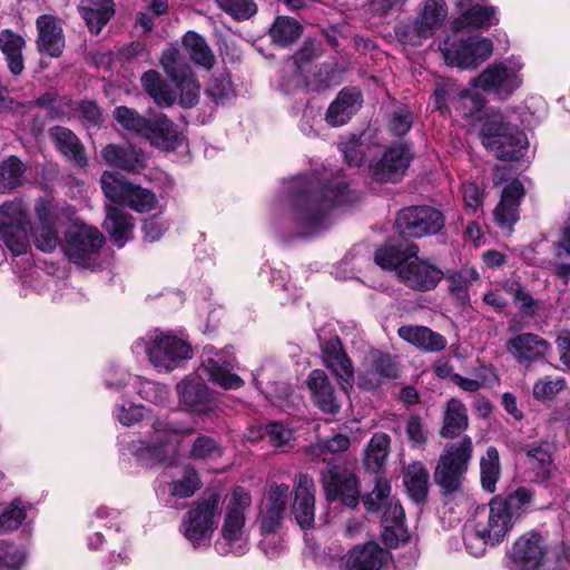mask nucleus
Listing matches in <instances>:
<instances>
[{
    "label": "nucleus",
    "mask_w": 570,
    "mask_h": 570,
    "mask_svg": "<svg viewBox=\"0 0 570 570\" xmlns=\"http://www.w3.org/2000/svg\"><path fill=\"white\" fill-rule=\"evenodd\" d=\"M66 209L52 200L39 199L33 208L35 222L30 223L21 200L6 202L0 206V240L13 256L23 255L30 249L29 226L35 246L51 253L60 245L58 225Z\"/></svg>",
    "instance_id": "nucleus-1"
},
{
    "label": "nucleus",
    "mask_w": 570,
    "mask_h": 570,
    "mask_svg": "<svg viewBox=\"0 0 570 570\" xmlns=\"http://www.w3.org/2000/svg\"><path fill=\"white\" fill-rule=\"evenodd\" d=\"M416 253L414 244L405 249L387 245L376 250L374 261L383 269H396L400 281L407 287L428 292L435 288L444 275L436 266L420 259Z\"/></svg>",
    "instance_id": "nucleus-2"
},
{
    "label": "nucleus",
    "mask_w": 570,
    "mask_h": 570,
    "mask_svg": "<svg viewBox=\"0 0 570 570\" xmlns=\"http://www.w3.org/2000/svg\"><path fill=\"white\" fill-rule=\"evenodd\" d=\"M296 185L298 189L295 217L298 224L307 228L309 233L321 229L330 210L347 200L345 185L321 187L315 179L308 178H298Z\"/></svg>",
    "instance_id": "nucleus-3"
},
{
    "label": "nucleus",
    "mask_w": 570,
    "mask_h": 570,
    "mask_svg": "<svg viewBox=\"0 0 570 570\" xmlns=\"http://www.w3.org/2000/svg\"><path fill=\"white\" fill-rule=\"evenodd\" d=\"M252 498L244 488L236 487L226 495L223 508L220 537L215 542L216 551L224 556H243L248 550L246 517L250 511Z\"/></svg>",
    "instance_id": "nucleus-4"
},
{
    "label": "nucleus",
    "mask_w": 570,
    "mask_h": 570,
    "mask_svg": "<svg viewBox=\"0 0 570 570\" xmlns=\"http://www.w3.org/2000/svg\"><path fill=\"white\" fill-rule=\"evenodd\" d=\"M513 520L501 502V495L493 498L488 507L475 511L465 534V547L472 556H481L485 546H495L504 540L513 527Z\"/></svg>",
    "instance_id": "nucleus-5"
},
{
    "label": "nucleus",
    "mask_w": 570,
    "mask_h": 570,
    "mask_svg": "<svg viewBox=\"0 0 570 570\" xmlns=\"http://www.w3.org/2000/svg\"><path fill=\"white\" fill-rule=\"evenodd\" d=\"M136 354L146 353L150 364L159 372H170L193 355L190 345L171 332L158 328L132 344Z\"/></svg>",
    "instance_id": "nucleus-6"
},
{
    "label": "nucleus",
    "mask_w": 570,
    "mask_h": 570,
    "mask_svg": "<svg viewBox=\"0 0 570 570\" xmlns=\"http://www.w3.org/2000/svg\"><path fill=\"white\" fill-rule=\"evenodd\" d=\"M480 136L482 145L499 159H518L528 148L525 135L505 121L504 116L497 110L485 114Z\"/></svg>",
    "instance_id": "nucleus-7"
},
{
    "label": "nucleus",
    "mask_w": 570,
    "mask_h": 570,
    "mask_svg": "<svg viewBox=\"0 0 570 570\" xmlns=\"http://www.w3.org/2000/svg\"><path fill=\"white\" fill-rule=\"evenodd\" d=\"M114 118L124 129L142 136L153 146L165 150H171L178 146L179 132L164 114H157L147 119L135 109L119 106L114 110Z\"/></svg>",
    "instance_id": "nucleus-8"
},
{
    "label": "nucleus",
    "mask_w": 570,
    "mask_h": 570,
    "mask_svg": "<svg viewBox=\"0 0 570 570\" xmlns=\"http://www.w3.org/2000/svg\"><path fill=\"white\" fill-rule=\"evenodd\" d=\"M445 62L460 69H475L493 52L490 39L480 36L464 38L459 32H452L439 46Z\"/></svg>",
    "instance_id": "nucleus-9"
},
{
    "label": "nucleus",
    "mask_w": 570,
    "mask_h": 570,
    "mask_svg": "<svg viewBox=\"0 0 570 570\" xmlns=\"http://www.w3.org/2000/svg\"><path fill=\"white\" fill-rule=\"evenodd\" d=\"M104 195L115 204L124 205L137 213H147L156 208V195L140 185L125 179L115 171H105L100 177Z\"/></svg>",
    "instance_id": "nucleus-10"
},
{
    "label": "nucleus",
    "mask_w": 570,
    "mask_h": 570,
    "mask_svg": "<svg viewBox=\"0 0 570 570\" xmlns=\"http://www.w3.org/2000/svg\"><path fill=\"white\" fill-rule=\"evenodd\" d=\"M472 458V441L465 436L460 442L448 444L440 455L434 471L435 482L448 492L458 490Z\"/></svg>",
    "instance_id": "nucleus-11"
},
{
    "label": "nucleus",
    "mask_w": 570,
    "mask_h": 570,
    "mask_svg": "<svg viewBox=\"0 0 570 570\" xmlns=\"http://www.w3.org/2000/svg\"><path fill=\"white\" fill-rule=\"evenodd\" d=\"M195 429L181 422L165 419H156L153 423V432L145 448L136 451L138 459L149 455L158 462H163L168 453L176 451V445L185 438L193 434Z\"/></svg>",
    "instance_id": "nucleus-12"
},
{
    "label": "nucleus",
    "mask_w": 570,
    "mask_h": 570,
    "mask_svg": "<svg viewBox=\"0 0 570 570\" xmlns=\"http://www.w3.org/2000/svg\"><path fill=\"white\" fill-rule=\"evenodd\" d=\"M104 243V235L98 228L75 223L66 233L65 252L76 265L92 268L97 264Z\"/></svg>",
    "instance_id": "nucleus-13"
},
{
    "label": "nucleus",
    "mask_w": 570,
    "mask_h": 570,
    "mask_svg": "<svg viewBox=\"0 0 570 570\" xmlns=\"http://www.w3.org/2000/svg\"><path fill=\"white\" fill-rule=\"evenodd\" d=\"M160 65L179 90V104L183 107H193L199 98L200 86L191 67L185 61L180 50L174 46L164 50Z\"/></svg>",
    "instance_id": "nucleus-14"
},
{
    "label": "nucleus",
    "mask_w": 570,
    "mask_h": 570,
    "mask_svg": "<svg viewBox=\"0 0 570 570\" xmlns=\"http://www.w3.org/2000/svg\"><path fill=\"white\" fill-rule=\"evenodd\" d=\"M220 502L219 494L210 493L190 510L183 521L185 538L194 548L207 547L215 529V515Z\"/></svg>",
    "instance_id": "nucleus-15"
},
{
    "label": "nucleus",
    "mask_w": 570,
    "mask_h": 570,
    "mask_svg": "<svg viewBox=\"0 0 570 570\" xmlns=\"http://www.w3.org/2000/svg\"><path fill=\"white\" fill-rule=\"evenodd\" d=\"M414 154L410 145L395 142L390 146H381L379 154L372 156L370 171L379 181H399L406 173Z\"/></svg>",
    "instance_id": "nucleus-16"
},
{
    "label": "nucleus",
    "mask_w": 570,
    "mask_h": 570,
    "mask_svg": "<svg viewBox=\"0 0 570 570\" xmlns=\"http://www.w3.org/2000/svg\"><path fill=\"white\" fill-rule=\"evenodd\" d=\"M446 16L448 7L444 0H425L416 19L405 26L400 36L409 45H420L424 39L434 35L443 24Z\"/></svg>",
    "instance_id": "nucleus-17"
},
{
    "label": "nucleus",
    "mask_w": 570,
    "mask_h": 570,
    "mask_svg": "<svg viewBox=\"0 0 570 570\" xmlns=\"http://www.w3.org/2000/svg\"><path fill=\"white\" fill-rule=\"evenodd\" d=\"M396 223L401 234L420 238L439 233L444 226V217L439 209L417 206L401 210Z\"/></svg>",
    "instance_id": "nucleus-18"
},
{
    "label": "nucleus",
    "mask_w": 570,
    "mask_h": 570,
    "mask_svg": "<svg viewBox=\"0 0 570 570\" xmlns=\"http://www.w3.org/2000/svg\"><path fill=\"white\" fill-rule=\"evenodd\" d=\"M233 351L229 347L216 351L206 346L203 354V368L209 380L225 390H237L244 385V380L230 372L234 367Z\"/></svg>",
    "instance_id": "nucleus-19"
},
{
    "label": "nucleus",
    "mask_w": 570,
    "mask_h": 570,
    "mask_svg": "<svg viewBox=\"0 0 570 570\" xmlns=\"http://www.w3.org/2000/svg\"><path fill=\"white\" fill-rule=\"evenodd\" d=\"M322 483L328 502L340 500L344 505L355 507L358 488L355 475L346 468L334 465L323 473Z\"/></svg>",
    "instance_id": "nucleus-20"
},
{
    "label": "nucleus",
    "mask_w": 570,
    "mask_h": 570,
    "mask_svg": "<svg viewBox=\"0 0 570 570\" xmlns=\"http://www.w3.org/2000/svg\"><path fill=\"white\" fill-rule=\"evenodd\" d=\"M546 547L540 534L529 532L521 535L509 553L511 570H538L544 560Z\"/></svg>",
    "instance_id": "nucleus-21"
},
{
    "label": "nucleus",
    "mask_w": 570,
    "mask_h": 570,
    "mask_svg": "<svg viewBox=\"0 0 570 570\" xmlns=\"http://www.w3.org/2000/svg\"><path fill=\"white\" fill-rule=\"evenodd\" d=\"M520 66L495 63L489 66L473 85L487 91H493L499 96L507 97L521 86L522 78L518 73Z\"/></svg>",
    "instance_id": "nucleus-22"
},
{
    "label": "nucleus",
    "mask_w": 570,
    "mask_h": 570,
    "mask_svg": "<svg viewBox=\"0 0 570 570\" xmlns=\"http://www.w3.org/2000/svg\"><path fill=\"white\" fill-rule=\"evenodd\" d=\"M322 354L325 366L335 375L342 390L352 389L355 380L354 367L341 340L335 336L324 342Z\"/></svg>",
    "instance_id": "nucleus-23"
},
{
    "label": "nucleus",
    "mask_w": 570,
    "mask_h": 570,
    "mask_svg": "<svg viewBox=\"0 0 570 570\" xmlns=\"http://www.w3.org/2000/svg\"><path fill=\"white\" fill-rule=\"evenodd\" d=\"M507 351L520 364H531L543 358L550 351L548 341L534 333H520L507 341Z\"/></svg>",
    "instance_id": "nucleus-24"
},
{
    "label": "nucleus",
    "mask_w": 570,
    "mask_h": 570,
    "mask_svg": "<svg viewBox=\"0 0 570 570\" xmlns=\"http://www.w3.org/2000/svg\"><path fill=\"white\" fill-rule=\"evenodd\" d=\"M107 165L130 173H138L146 167V157L141 149L130 145L109 144L101 150Z\"/></svg>",
    "instance_id": "nucleus-25"
},
{
    "label": "nucleus",
    "mask_w": 570,
    "mask_h": 570,
    "mask_svg": "<svg viewBox=\"0 0 570 570\" xmlns=\"http://www.w3.org/2000/svg\"><path fill=\"white\" fill-rule=\"evenodd\" d=\"M37 29L39 51L50 57H59L65 48V36L58 19L50 14H42L37 19Z\"/></svg>",
    "instance_id": "nucleus-26"
},
{
    "label": "nucleus",
    "mask_w": 570,
    "mask_h": 570,
    "mask_svg": "<svg viewBox=\"0 0 570 570\" xmlns=\"http://www.w3.org/2000/svg\"><path fill=\"white\" fill-rule=\"evenodd\" d=\"M306 384L312 394L314 404L325 413L335 414L340 411V403L334 387L323 370H313Z\"/></svg>",
    "instance_id": "nucleus-27"
},
{
    "label": "nucleus",
    "mask_w": 570,
    "mask_h": 570,
    "mask_svg": "<svg viewBox=\"0 0 570 570\" xmlns=\"http://www.w3.org/2000/svg\"><path fill=\"white\" fill-rule=\"evenodd\" d=\"M314 480L307 474L298 475L293 510L296 521L302 528H309L314 523Z\"/></svg>",
    "instance_id": "nucleus-28"
},
{
    "label": "nucleus",
    "mask_w": 570,
    "mask_h": 570,
    "mask_svg": "<svg viewBox=\"0 0 570 570\" xmlns=\"http://www.w3.org/2000/svg\"><path fill=\"white\" fill-rule=\"evenodd\" d=\"M383 512V539L390 547H396L409 538L407 529L404 523L405 513L397 499H391L384 507Z\"/></svg>",
    "instance_id": "nucleus-29"
},
{
    "label": "nucleus",
    "mask_w": 570,
    "mask_h": 570,
    "mask_svg": "<svg viewBox=\"0 0 570 570\" xmlns=\"http://www.w3.org/2000/svg\"><path fill=\"white\" fill-rule=\"evenodd\" d=\"M361 91L354 87L342 89L330 105L326 121L333 127L345 125L362 106Z\"/></svg>",
    "instance_id": "nucleus-30"
},
{
    "label": "nucleus",
    "mask_w": 570,
    "mask_h": 570,
    "mask_svg": "<svg viewBox=\"0 0 570 570\" xmlns=\"http://www.w3.org/2000/svg\"><path fill=\"white\" fill-rule=\"evenodd\" d=\"M389 552L379 544L368 542L354 547L346 559V570H381L387 562Z\"/></svg>",
    "instance_id": "nucleus-31"
},
{
    "label": "nucleus",
    "mask_w": 570,
    "mask_h": 570,
    "mask_svg": "<svg viewBox=\"0 0 570 570\" xmlns=\"http://www.w3.org/2000/svg\"><path fill=\"white\" fill-rule=\"evenodd\" d=\"M368 361V367L360 376L361 386L371 390L380 386L386 380L396 377L397 367L391 355L376 351L371 353Z\"/></svg>",
    "instance_id": "nucleus-32"
},
{
    "label": "nucleus",
    "mask_w": 570,
    "mask_h": 570,
    "mask_svg": "<svg viewBox=\"0 0 570 570\" xmlns=\"http://www.w3.org/2000/svg\"><path fill=\"white\" fill-rule=\"evenodd\" d=\"M522 196L523 186L519 180H512L504 187L501 200L493 212L494 219L501 228L511 229L518 220V206Z\"/></svg>",
    "instance_id": "nucleus-33"
},
{
    "label": "nucleus",
    "mask_w": 570,
    "mask_h": 570,
    "mask_svg": "<svg viewBox=\"0 0 570 570\" xmlns=\"http://www.w3.org/2000/svg\"><path fill=\"white\" fill-rule=\"evenodd\" d=\"M179 400L191 411L205 413L212 410V393L198 377H188L177 385Z\"/></svg>",
    "instance_id": "nucleus-34"
},
{
    "label": "nucleus",
    "mask_w": 570,
    "mask_h": 570,
    "mask_svg": "<svg viewBox=\"0 0 570 570\" xmlns=\"http://www.w3.org/2000/svg\"><path fill=\"white\" fill-rule=\"evenodd\" d=\"M341 150L350 166L358 167L364 160L371 163L372 156L379 154V140L371 131H365L360 137L341 142Z\"/></svg>",
    "instance_id": "nucleus-35"
},
{
    "label": "nucleus",
    "mask_w": 570,
    "mask_h": 570,
    "mask_svg": "<svg viewBox=\"0 0 570 570\" xmlns=\"http://www.w3.org/2000/svg\"><path fill=\"white\" fill-rule=\"evenodd\" d=\"M399 336L416 348L424 352H440L446 347L443 335L421 325H404L397 331Z\"/></svg>",
    "instance_id": "nucleus-36"
},
{
    "label": "nucleus",
    "mask_w": 570,
    "mask_h": 570,
    "mask_svg": "<svg viewBox=\"0 0 570 570\" xmlns=\"http://www.w3.org/2000/svg\"><path fill=\"white\" fill-rule=\"evenodd\" d=\"M78 10L88 29L99 33L115 13L112 0H81Z\"/></svg>",
    "instance_id": "nucleus-37"
},
{
    "label": "nucleus",
    "mask_w": 570,
    "mask_h": 570,
    "mask_svg": "<svg viewBox=\"0 0 570 570\" xmlns=\"http://www.w3.org/2000/svg\"><path fill=\"white\" fill-rule=\"evenodd\" d=\"M57 149L79 167L87 165L85 148L79 138L68 128L56 126L49 132Z\"/></svg>",
    "instance_id": "nucleus-38"
},
{
    "label": "nucleus",
    "mask_w": 570,
    "mask_h": 570,
    "mask_svg": "<svg viewBox=\"0 0 570 570\" xmlns=\"http://www.w3.org/2000/svg\"><path fill=\"white\" fill-rule=\"evenodd\" d=\"M106 213L107 215L104 227L109 234L111 240L117 246L122 247L131 235L134 219L131 215L114 205H107Z\"/></svg>",
    "instance_id": "nucleus-39"
},
{
    "label": "nucleus",
    "mask_w": 570,
    "mask_h": 570,
    "mask_svg": "<svg viewBox=\"0 0 570 570\" xmlns=\"http://www.w3.org/2000/svg\"><path fill=\"white\" fill-rule=\"evenodd\" d=\"M498 22L495 10L479 3L466 8L452 23V32H461L465 28H488Z\"/></svg>",
    "instance_id": "nucleus-40"
},
{
    "label": "nucleus",
    "mask_w": 570,
    "mask_h": 570,
    "mask_svg": "<svg viewBox=\"0 0 570 570\" xmlns=\"http://www.w3.org/2000/svg\"><path fill=\"white\" fill-rule=\"evenodd\" d=\"M403 483L412 500L424 501L429 489V472L424 464L420 461L409 464L403 472Z\"/></svg>",
    "instance_id": "nucleus-41"
},
{
    "label": "nucleus",
    "mask_w": 570,
    "mask_h": 570,
    "mask_svg": "<svg viewBox=\"0 0 570 570\" xmlns=\"http://www.w3.org/2000/svg\"><path fill=\"white\" fill-rule=\"evenodd\" d=\"M141 83L145 91L153 98L155 104L161 108L170 107L176 101V94L163 79L159 72L148 70L141 76Z\"/></svg>",
    "instance_id": "nucleus-42"
},
{
    "label": "nucleus",
    "mask_w": 570,
    "mask_h": 570,
    "mask_svg": "<svg viewBox=\"0 0 570 570\" xmlns=\"http://www.w3.org/2000/svg\"><path fill=\"white\" fill-rule=\"evenodd\" d=\"M24 46V39L11 30L6 29L0 33V49L4 53L8 67L13 75L21 73L24 68L22 57Z\"/></svg>",
    "instance_id": "nucleus-43"
},
{
    "label": "nucleus",
    "mask_w": 570,
    "mask_h": 570,
    "mask_svg": "<svg viewBox=\"0 0 570 570\" xmlns=\"http://www.w3.org/2000/svg\"><path fill=\"white\" fill-rule=\"evenodd\" d=\"M183 47L194 63L206 70L213 68L215 55L202 36L193 31L187 32L183 38Z\"/></svg>",
    "instance_id": "nucleus-44"
},
{
    "label": "nucleus",
    "mask_w": 570,
    "mask_h": 570,
    "mask_svg": "<svg viewBox=\"0 0 570 570\" xmlns=\"http://www.w3.org/2000/svg\"><path fill=\"white\" fill-rule=\"evenodd\" d=\"M468 422L465 405L458 399H451L448 402L443 416L441 435L444 438H454L468 428Z\"/></svg>",
    "instance_id": "nucleus-45"
},
{
    "label": "nucleus",
    "mask_w": 570,
    "mask_h": 570,
    "mask_svg": "<svg viewBox=\"0 0 570 570\" xmlns=\"http://www.w3.org/2000/svg\"><path fill=\"white\" fill-rule=\"evenodd\" d=\"M525 465L535 481L548 480L554 471L550 452L542 445L531 446L527 450Z\"/></svg>",
    "instance_id": "nucleus-46"
},
{
    "label": "nucleus",
    "mask_w": 570,
    "mask_h": 570,
    "mask_svg": "<svg viewBox=\"0 0 570 570\" xmlns=\"http://www.w3.org/2000/svg\"><path fill=\"white\" fill-rule=\"evenodd\" d=\"M350 446V439L343 434H335L326 441L311 444L307 453L313 459H321L328 464L334 462V455L346 451Z\"/></svg>",
    "instance_id": "nucleus-47"
},
{
    "label": "nucleus",
    "mask_w": 570,
    "mask_h": 570,
    "mask_svg": "<svg viewBox=\"0 0 570 570\" xmlns=\"http://www.w3.org/2000/svg\"><path fill=\"white\" fill-rule=\"evenodd\" d=\"M479 279L478 272L472 267H464L446 276L450 293L461 303L469 302V286Z\"/></svg>",
    "instance_id": "nucleus-48"
},
{
    "label": "nucleus",
    "mask_w": 570,
    "mask_h": 570,
    "mask_svg": "<svg viewBox=\"0 0 570 570\" xmlns=\"http://www.w3.org/2000/svg\"><path fill=\"white\" fill-rule=\"evenodd\" d=\"M480 470L482 488L493 493L501 473L499 452L494 446L488 448L485 455L481 458Z\"/></svg>",
    "instance_id": "nucleus-49"
},
{
    "label": "nucleus",
    "mask_w": 570,
    "mask_h": 570,
    "mask_svg": "<svg viewBox=\"0 0 570 570\" xmlns=\"http://www.w3.org/2000/svg\"><path fill=\"white\" fill-rule=\"evenodd\" d=\"M532 501L533 492L524 487L518 488L507 497H501V502L513 521L530 510Z\"/></svg>",
    "instance_id": "nucleus-50"
},
{
    "label": "nucleus",
    "mask_w": 570,
    "mask_h": 570,
    "mask_svg": "<svg viewBox=\"0 0 570 570\" xmlns=\"http://www.w3.org/2000/svg\"><path fill=\"white\" fill-rule=\"evenodd\" d=\"M390 449V438L384 433H376L372 436L365 453L367 469L377 471L386 460Z\"/></svg>",
    "instance_id": "nucleus-51"
},
{
    "label": "nucleus",
    "mask_w": 570,
    "mask_h": 570,
    "mask_svg": "<svg viewBox=\"0 0 570 570\" xmlns=\"http://www.w3.org/2000/svg\"><path fill=\"white\" fill-rule=\"evenodd\" d=\"M301 24L287 17H278L271 27L269 35L275 43L285 46L295 41L301 35Z\"/></svg>",
    "instance_id": "nucleus-52"
},
{
    "label": "nucleus",
    "mask_w": 570,
    "mask_h": 570,
    "mask_svg": "<svg viewBox=\"0 0 570 570\" xmlns=\"http://www.w3.org/2000/svg\"><path fill=\"white\" fill-rule=\"evenodd\" d=\"M23 164L14 156L0 164V190H11L22 181Z\"/></svg>",
    "instance_id": "nucleus-53"
},
{
    "label": "nucleus",
    "mask_w": 570,
    "mask_h": 570,
    "mask_svg": "<svg viewBox=\"0 0 570 570\" xmlns=\"http://www.w3.org/2000/svg\"><path fill=\"white\" fill-rule=\"evenodd\" d=\"M509 293L513 297L514 304L525 317H534L543 308L541 301L535 299L529 292L522 288L518 283H513L508 287Z\"/></svg>",
    "instance_id": "nucleus-54"
},
{
    "label": "nucleus",
    "mask_w": 570,
    "mask_h": 570,
    "mask_svg": "<svg viewBox=\"0 0 570 570\" xmlns=\"http://www.w3.org/2000/svg\"><path fill=\"white\" fill-rule=\"evenodd\" d=\"M27 517L26 505L16 500L0 509V533L17 530Z\"/></svg>",
    "instance_id": "nucleus-55"
},
{
    "label": "nucleus",
    "mask_w": 570,
    "mask_h": 570,
    "mask_svg": "<svg viewBox=\"0 0 570 570\" xmlns=\"http://www.w3.org/2000/svg\"><path fill=\"white\" fill-rule=\"evenodd\" d=\"M391 499V483L385 478H379L373 490L364 495L363 504L367 511H377L384 507Z\"/></svg>",
    "instance_id": "nucleus-56"
},
{
    "label": "nucleus",
    "mask_w": 570,
    "mask_h": 570,
    "mask_svg": "<svg viewBox=\"0 0 570 570\" xmlns=\"http://www.w3.org/2000/svg\"><path fill=\"white\" fill-rule=\"evenodd\" d=\"M554 266L559 275L570 274V222L562 227L560 242L554 246Z\"/></svg>",
    "instance_id": "nucleus-57"
},
{
    "label": "nucleus",
    "mask_w": 570,
    "mask_h": 570,
    "mask_svg": "<svg viewBox=\"0 0 570 570\" xmlns=\"http://www.w3.org/2000/svg\"><path fill=\"white\" fill-rule=\"evenodd\" d=\"M137 393L144 399L155 404H161L168 399V389L166 385L149 380L135 377Z\"/></svg>",
    "instance_id": "nucleus-58"
},
{
    "label": "nucleus",
    "mask_w": 570,
    "mask_h": 570,
    "mask_svg": "<svg viewBox=\"0 0 570 570\" xmlns=\"http://www.w3.org/2000/svg\"><path fill=\"white\" fill-rule=\"evenodd\" d=\"M217 6L237 20H246L257 12L254 0H215Z\"/></svg>",
    "instance_id": "nucleus-59"
},
{
    "label": "nucleus",
    "mask_w": 570,
    "mask_h": 570,
    "mask_svg": "<svg viewBox=\"0 0 570 570\" xmlns=\"http://www.w3.org/2000/svg\"><path fill=\"white\" fill-rule=\"evenodd\" d=\"M200 488L198 474L193 469H186L181 479L170 483L171 495L180 499L191 497Z\"/></svg>",
    "instance_id": "nucleus-60"
},
{
    "label": "nucleus",
    "mask_w": 570,
    "mask_h": 570,
    "mask_svg": "<svg viewBox=\"0 0 570 570\" xmlns=\"http://www.w3.org/2000/svg\"><path fill=\"white\" fill-rule=\"evenodd\" d=\"M207 94L216 104H224L234 96L232 80L228 75L214 76L207 87Z\"/></svg>",
    "instance_id": "nucleus-61"
},
{
    "label": "nucleus",
    "mask_w": 570,
    "mask_h": 570,
    "mask_svg": "<svg viewBox=\"0 0 570 570\" xmlns=\"http://www.w3.org/2000/svg\"><path fill=\"white\" fill-rule=\"evenodd\" d=\"M497 381V376L492 370H484L478 375V379H468L460 374L452 375V382L463 391L473 393L483 386H490Z\"/></svg>",
    "instance_id": "nucleus-62"
},
{
    "label": "nucleus",
    "mask_w": 570,
    "mask_h": 570,
    "mask_svg": "<svg viewBox=\"0 0 570 570\" xmlns=\"http://www.w3.org/2000/svg\"><path fill=\"white\" fill-rule=\"evenodd\" d=\"M405 433L412 448L423 449L426 444L429 431L420 416L412 415L407 419Z\"/></svg>",
    "instance_id": "nucleus-63"
},
{
    "label": "nucleus",
    "mask_w": 570,
    "mask_h": 570,
    "mask_svg": "<svg viewBox=\"0 0 570 570\" xmlns=\"http://www.w3.org/2000/svg\"><path fill=\"white\" fill-rule=\"evenodd\" d=\"M566 386L563 377L551 379L546 376L538 380L533 385V396L537 400H550Z\"/></svg>",
    "instance_id": "nucleus-64"
}]
</instances>
